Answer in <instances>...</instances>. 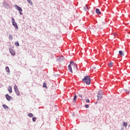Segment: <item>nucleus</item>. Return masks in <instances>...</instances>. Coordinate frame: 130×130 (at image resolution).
I'll return each mask as SVG.
<instances>
[{"mask_svg": "<svg viewBox=\"0 0 130 130\" xmlns=\"http://www.w3.org/2000/svg\"><path fill=\"white\" fill-rule=\"evenodd\" d=\"M122 123H123V126H127V122H125V121H123Z\"/></svg>", "mask_w": 130, "mask_h": 130, "instance_id": "15", "label": "nucleus"}, {"mask_svg": "<svg viewBox=\"0 0 130 130\" xmlns=\"http://www.w3.org/2000/svg\"><path fill=\"white\" fill-rule=\"evenodd\" d=\"M76 100H77V95H75V96H74V99H73V101L74 102H75L76 101Z\"/></svg>", "mask_w": 130, "mask_h": 130, "instance_id": "22", "label": "nucleus"}, {"mask_svg": "<svg viewBox=\"0 0 130 130\" xmlns=\"http://www.w3.org/2000/svg\"><path fill=\"white\" fill-rule=\"evenodd\" d=\"M14 7L17 11H19L20 15H22V12L23 11V10L22 8H21V7H19V6L17 5H15Z\"/></svg>", "mask_w": 130, "mask_h": 130, "instance_id": "4", "label": "nucleus"}, {"mask_svg": "<svg viewBox=\"0 0 130 130\" xmlns=\"http://www.w3.org/2000/svg\"><path fill=\"white\" fill-rule=\"evenodd\" d=\"M28 116H29V117H33V114L31 113H29L28 114Z\"/></svg>", "mask_w": 130, "mask_h": 130, "instance_id": "20", "label": "nucleus"}, {"mask_svg": "<svg viewBox=\"0 0 130 130\" xmlns=\"http://www.w3.org/2000/svg\"><path fill=\"white\" fill-rule=\"evenodd\" d=\"M43 88H45V89H47V85H46V83L44 82L43 84Z\"/></svg>", "mask_w": 130, "mask_h": 130, "instance_id": "14", "label": "nucleus"}, {"mask_svg": "<svg viewBox=\"0 0 130 130\" xmlns=\"http://www.w3.org/2000/svg\"><path fill=\"white\" fill-rule=\"evenodd\" d=\"M70 64H72V66H74V67H75V68H77V64L74 62V61H70Z\"/></svg>", "mask_w": 130, "mask_h": 130, "instance_id": "12", "label": "nucleus"}, {"mask_svg": "<svg viewBox=\"0 0 130 130\" xmlns=\"http://www.w3.org/2000/svg\"><path fill=\"white\" fill-rule=\"evenodd\" d=\"M60 59H62L63 58V56H61L59 57Z\"/></svg>", "mask_w": 130, "mask_h": 130, "instance_id": "30", "label": "nucleus"}, {"mask_svg": "<svg viewBox=\"0 0 130 130\" xmlns=\"http://www.w3.org/2000/svg\"><path fill=\"white\" fill-rule=\"evenodd\" d=\"M32 121H34V122H35V121H36V117H34L32 118Z\"/></svg>", "mask_w": 130, "mask_h": 130, "instance_id": "26", "label": "nucleus"}, {"mask_svg": "<svg viewBox=\"0 0 130 130\" xmlns=\"http://www.w3.org/2000/svg\"><path fill=\"white\" fill-rule=\"evenodd\" d=\"M95 104H97V103H95Z\"/></svg>", "mask_w": 130, "mask_h": 130, "instance_id": "33", "label": "nucleus"}, {"mask_svg": "<svg viewBox=\"0 0 130 130\" xmlns=\"http://www.w3.org/2000/svg\"><path fill=\"white\" fill-rule=\"evenodd\" d=\"M119 54L120 55H123V53H122V52L121 51H119Z\"/></svg>", "mask_w": 130, "mask_h": 130, "instance_id": "25", "label": "nucleus"}, {"mask_svg": "<svg viewBox=\"0 0 130 130\" xmlns=\"http://www.w3.org/2000/svg\"><path fill=\"white\" fill-rule=\"evenodd\" d=\"M86 103H89L90 102V100L89 99L86 100Z\"/></svg>", "mask_w": 130, "mask_h": 130, "instance_id": "28", "label": "nucleus"}, {"mask_svg": "<svg viewBox=\"0 0 130 130\" xmlns=\"http://www.w3.org/2000/svg\"><path fill=\"white\" fill-rule=\"evenodd\" d=\"M85 108H89V105H85Z\"/></svg>", "mask_w": 130, "mask_h": 130, "instance_id": "27", "label": "nucleus"}, {"mask_svg": "<svg viewBox=\"0 0 130 130\" xmlns=\"http://www.w3.org/2000/svg\"><path fill=\"white\" fill-rule=\"evenodd\" d=\"M109 67H110V68H111V67H112V64H113V63L111 61H110L109 63Z\"/></svg>", "mask_w": 130, "mask_h": 130, "instance_id": "19", "label": "nucleus"}, {"mask_svg": "<svg viewBox=\"0 0 130 130\" xmlns=\"http://www.w3.org/2000/svg\"><path fill=\"white\" fill-rule=\"evenodd\" d=\"M129 126H130V124H129V125H128V127H129Z\"/></svg>", "mask_w": 130, "mask_h": 130, "instance_id": "31", "label": "nucleus"}, {"mask_svg": "<svg viewBox=\"0 0 130 130\" xmlns=\"http://www.w3.org/2000/svg\"><path fill=\"white\" fill-rule=\"evenodd\" d=\"M78 96L79 97H81V98H83L82 95L81 94H80V93L78 94Z\"/></svg>", "mask_w": 130, "mask_h": 130, "instance_id": "29", "label": "nucleus"}, {"mask_svg": "<svg viewBox=\"0 0 130 130\" xmlns=\"http://www.w3.org/2000/svg\"><path fill=\"white\" fill-rule=\"evenodd\" d=\"M95 12H96V14H97L98 15L101 14V12L100 11V10H99V9H98V8H96L95 9Z\"/></svg>", "mask_w": 130, "mask_h": 130, "instance_id": "10", "label": "nucleus"}, {"mask_svg": "<svg viewBox=\"0 0 130 130\" xmlns=\"http://www.w3.org/2000/svg\"><path fill=\"white\" fill-rule=\"evenodd\" d=\"M11 55H13V56H15L16 55V53L15 52V50L13 49H9Z\"/></svg>", "mask_w": 130, "mask_h": 130, "instance_id": "6", "label": "nucleus"}, {"mask_svg": "<svg viewBox=\"0 0 130 130\" xmlns=\"http://www.w3.org/2000/svg\"><path fill=\"white\" fill-rule=\"evenodd\" d=\"M102 92L99 91L97 95L98 101H100L102 99Z\"/></svg>", "mask_w": 130, "mask_h": 130, "instance_id": "5", "label": "nucleus"}, {"mask_svg": "<svg viewBox=\"0 0 130 130\" xmlns=\"http://www.w3.org/2000/svg\"><path fill=\"white\" fill-rule=\"evenodd\" d=\"M93 69H96V68H93Z\"/></svg>", "mask_w": 130, "mask_h": 130, "instance_id": "32", "label": "nucleus"}, {"mask_svg": "<svg viewBox=\"0 0 130 130\" xmlns=\"http://www.w3.org/2000/svg\"><path fill=\"white\" fill-rule=\"evenodd\" d=\"M6 71L7 72V73H10V68L9 67H6Z\"/></svg>", "mask_w": 130, "mask_h": 130, "instance_id": "17", "label": "nucleus"}, {"mask_svg": "<svg viewBox=\"0 0 130 130\" xmlns=\"http://www.w3.org/2000/svg\"><path fill=\"white\" fill-rule=\"evenodd\" d=\"M9 39H11V40H13V36L12 35H9Z\"/></svg>", "mask_w": 130, "mask_h": 130, "instance_id": "23", "label": "nucleus"}, {"mask_svg": "<svg viewBox=\"0 0 130 130\" xmlns=\"http://www.w3.org/2000/svg\"><path fill=\"white\" fill-rule=\"evenodd\" d=\"M68 70L70 72V73H73V69H72V65L69 64L68 66Z\"/></svg>", "mask_w": 130, "mask_h": 130, "instance_id": "9", "label": "nucleus"}, {"mask_svg": "<svg viewBox=\"0 0 130 130\" xmlns=\"http://www.w3.org/2000/svg\"><path fill=\"white\" fill-rule=\"evenodd\" d=\"M15 46H19V42L18 41H17L15 43Z\"/></svg>", "mask_w": 130, "mask_h": 130, "instance_id": "21", "label": "nucleus"}, {"mask_svg": "<svg viewBox=\"0 0 130 130\" xmlns=\"http://www.w3.org/2000/svg\"><path fill=\"white\" fill-rule=\"evenodd\" d=\"M84 9L85 11H88L89 10V6H88V5H86L84 7Z\"/></svg>", "mask_w": 130, "mask_h": 130, "instance_id": "13", "label": "nucleus"}, {"mask_svg": "<svg viewBox=\"0 0 130 130\" xmlns=\"http://www.w3.org/2000/svg\"><path fill=\"white\" fill-rule=\"evenodd\" d=\"M3 5L5 8H10V5L7 2H4Z\"/></svg>", "mask_w": 130, "mask_h": 130, "instance_id": "8", "label": "nucleus"}, {"mask_svg": "<svg viewBox=\"0 0 130 130\" xmlns=\"http://www.w3.org/2000/svg\"><path fill=\"white\" fill-rule=\"evenodd\" d=\"M124 92L125 93H127V94H129V90H127V89H125Z\"/></svg>", "mask_w": 130, "mask_h": 130, "instance_id": "24", "label": "nucleus"}, {"mask_svg": "<svg viewBox=\"0 0 130 130\" xmlns=\"http://www.w3.org/2000/svg\"><path fill=\"white\" fill-rule=\"evenodd\" d=\"M82 81L83 83H85L86 85H89L91 84V78L88 75L85 76Z\"/></svg>", "mask_w": 130, "mask_h": 130, "instance_id": "1", "label": "nucleus"}, {"mask_svg": "<svg viewBox=\"0 0 130 130\" xmlns=\"http://www.w3.org/2000/svg\"><path fill=\"white\" fill-rule=\"evenodd\" d=\"M12 23L13 26H14L16 30H18L19 27H18V24H17V23L15 22V19H14V18H12Z\"/></svg>", "mask_w": 130, "mask_h": 130, "instance_id": "2", "label": "nucleus"}, {"mask_svg": "<svg viewBox=\"0 0 130 130\" xmlns=\"http://www.w3.org/2000/svg\"><path fill=\"white\" fill-rule=\"evenodd\" d=\"M3 108H4V109H9V107H8V106L6 105H3Z\"/></svg>", "mask_w": 130, "mask_h": 130, "instance_id": "16", "label": "nucleus"}, {"mask_svg": "<svg viewBox=\"0 0 130 130\" xmlns=\"http://www.w3.org/2000/svg\"><path fill=\"white\" fill-rule=\"evenodd\" d=\"M27 3L29 4L31 6L33 5V3H32V1L31 0H27Z\"/></svg>", "mask_w": 130, "mask_h": 130, "instance_id": "18", "label": "nucleus"}, {"mask_svg": "<svg viewBox=\"0 0 130 130\" xmlns=\"http://www.w3.org/2000/svg\"><path fill=\"white\" fill-rule=\"evenodd\" d=\"M8 91L9 92V93H12L13 90L12 89V86H8Z\"/></svg>", "mask_w": 130, "mask_h": 130, "instance_id": "11", "label": "nucleus"}, {"mask_svg": "<svg viewBox=\"0 0 130 130\" xmlns=\"http://www.w3.org/2000/svg\"><path fill=\"white\" fill-rule=\"evenodd\" d=\"M5 96L7 100H8V101H11V99H12V98L11 96H10L8 94H6Z\"/></svg>", "mask_w": 130, "mask_h": 130, "instance_id": "7", "label": "nucleus"}, {"mask_svg": "<svg viewBox=\"0 0 130 130\" xmlns=\"http://www.w3.org/2000/svg\"><path fill=\"white\" fill-rule=\"evenodd\" d=\"M14 91H15L16 95H17V96H20V91H19L18 86H17V85H16V84L14 85Z\"/></svg>", "mask_w": 130, "mask_h": 130, "instance_id": "3", "label": "nucleus"}]
</instances>
